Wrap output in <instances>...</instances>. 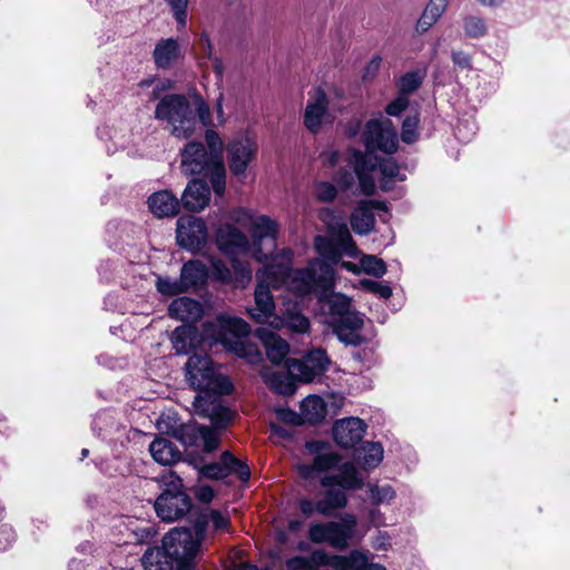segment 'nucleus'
<instances>
[{"instance_id": "obj_23", "label": "nucleus", "mask_w": 570, "mask_h": 570, "mask_svg": "<svg viewBox=\"0 0 570 570\" xmlns=\"http://www.w3.org/2000/svg\"><path fill=\"white\" fill-rule=\"evenodd\" d=\"M168 315L171 318L183 321L185 324L198 321L203 315L202 304L191 297L181 296L175 298L168 306Z\"/></svg>"}, {"instance_id": "obj_49", "label": "nucleus", "mask_w": 570, "mask_h": 570, "mask_svg": "<svg viewBox=\"0 0 570 570\" xmlns=\"http://www.w3.org/2000/svg\"><path fill=\"white\" fill-rule=\"evenodd\" d=\"M218 430H215L212 426L203 425L202 426V436L203 440V451L205 453L214 452L218 449L220 444V435Z\"/></svg>"}, {"instance_id": "obj_46", "label": "nucleus", "mask_w": 570, "mask_h": 570, "mask_svg": "<svg viewBox=\"0 0 570 570\" xmlns=\"http://www.w3.org/2000/svg\"><path fill=\"white\" fill-rule=\"evenodd\" d=\"M364 463L368 468H376L383 460V446L380 442H366L363 446Z\"/></svg>"}, {"instance_id": "obj_19", "label": "nucleus", "mask_w": 570, "mask_h": 570, "mask_svg": "<svg viewBox=\"0 0 570 570\" xmlns=\"http://www.w3.org/2000/svg\"><path fill=\"white\" fill-rule=\"evenodd\" d=\"M328 104L327 95L322 88L317 89L315 100L307 101L303 115V121L309 132H320L323 119L328 111Z\"/></svg>"}, {"instance_id": "obj_41", "label": "nucleus", "mask_w": 570, "mask_h": 570, "mask_svg": "<svg viewBox=\"0 0 570 570\" xmlns=\"http://www.w3.org/2000/svg\"><path fill=\"white\" fill-rule=\"evenodd\" d=\"M423 78L417 71H409L401 76L399 81V94L409 98L422 85Z\"/></svg>"}, {"instance_id": "obj_4", "label": "nucleus", "mask_w": 570, "mask_h": 570, "mask_svg": "<svg viewBox=\"0 0 570 570\" xmlns=\"http://www.w3.org/2000/svg\"><path fill=\"white\" fill-rule=\"evenodd\" d=\"M334 276V268L327 262L314 258L305 267L298 268L295 277L305 293L315 294L320 303L328 306L332 318L340 317L351 309V298L333 291Z\"/></svg>"}, {"instance_id": "obj_42", "label": "nucleus", "mask_w": 570, "mask_h": 570, "mask_svg": "<svg viewBox=\"0 0 570 570\" xmlns=\"http://www.w3.org/2000/svg\"><path fill=\"white\" fill-rule=\"evenodd\" d=\"M205 142L207 153L212 158L217 159L218 161H224L223 159V141L219 134L207 127L205 132Z\"/></svg>"}, {"instance_id": "obj_35", "label": "nucleus", "mask_w": 570, "mask_h": 570, "mask_svg": "<svg viewBox=\"0 0 570 570\" xmlns=\"http://www.w3.org/2000/svg\"><path fill=\"white\" fill-rule=\"evenodd\" d=\"M224 462L226 463V476L235 474L239 481L246 483L250 479L249 465L236 458L230 451H224Z\"/></svg>"}, {"instance_id": "obj_16", "label": "nucleus", "mask_w": 570, "mask_h": 570, "mask_svg": "<svg viewBox=\"0 0 570 570\" xmlns=\"http://www.w3.org/2000/svg\"><path fill=\"white\" fill-rule=\"evenodd\" d=\"M254 336L264 346L268 361L275 365H281L288 354L289 344L277 333L264 326L257 327L254 331Z\"/></svg>"}, {"instance_id": "obj_13", "label": "nucleus", "mask_w": 570, "mask_h": 570, "mask_svg": "<svg viewBox=\"0 0 570 570\" xmlns=\"http://www.w3.org/2000/svg\"><path fill=\"white\" fill-rule=\"evenodd\" d=\"M365 422L355 416L338 420L333 425V440L343 449H353L358 444L365 433Z\"/></svg>"}, {"instance_id": "obj_10", "label": "nucleus", "mask_w": 570, "mask_h": 570, "mask_svg": "<svg viewBox=\"0 0 570 570\" xmlns=\"http://www.w3.org/2000/svg\"><path fill=\"white\" fill-rule=\"evenodd\" d=\"M207 226L203 218L181 216L177 220L176 243L190 253H199L207 243Z\"/></svg>"}, {"instance_id": "obj_37", "label": "nucleus", "mask_w": 570, "mask_h": 570, "mask_svg": "<svg viewBox=\"0 0 570 570\" xmlns=\"http://www.w3.org/2000/svg\"><path fill=\"white\" fill-rule=\"evenodd\" d=\"M367 566V557L360 550H352L347 556L337 554V570H365Z\"/></svg>"}, {"instance_id": "obj_36", "label": "nucleus", "mask_w": 570, "mask_h": 570, "mask_svg": "<svg viewBox=\"0 0 570 570\" xmlns=\"http://www.w3.org/2000/svg\"><path fill=\"white\" fill-rule=\"evenodd\" d=\"M311 570H337V554L324 549H315L307 556Z\"/></svg>"}, {"instance_id": "obj_27", "label": "nucleus", "mask_w": 570, "mask_h": 570, "mask_svg": "<svg viewBox=\"0 0 570 570\" xmlns=\"http://www.w3.org/2000/svg\"><path fill=\"white\" fill-rule=\"evenodd\" d=\"M350 224L357 235H368L374 230L376 219L373 212L361 203L350 216Z\"/></svg>"}, {"instance_id": "obj_22", "label": "nucleus", "mask_w": 570, "mask_h": 570, "mask_svg": "<svg viewBox=\"0 0 570 570\" xmlns=\"http://www.w3.org/2000/svg\"><path fill=\"white\" fill-rule=\"evenodd\" d=\"M150 212L159 218L174 217L180 212V200L173 191L164 189L153 193L147 200Z\"/></svg>"}, {"instance_id": "obj_58", "label": "nucleus", "mask_w": 570, "mask_h": 570, "mask_svg": "<svg viewBox=\"0 0 570 570\" xmlns=\"http://www.w3.org/2000/svg\"><path fill=\"white\" fill-rule=\"evenodd\" d=\"M328 538V522L312 524L308 529V539L311 542L320 544L327 543Z\"/></svg>"}, {"instance_id": "obj_64", "label": "nucleus", "mask_w": 570, "mask_h": 570, "mask_svg": "<svg viewBox=\"0 0 570 570\" xmlns=\"http://www.w3.org/2000/svg\"><path fill=\"white\" fill-rule=\"evenodd\" d=\"M286 570H311L307 556H294L285 561Z\"/></svg>"}, {"instance_id": "obj_14", "label": "nucleus", "mask_w": 570, "mask_h": 570, "mask_svg": "<svg viewBox=\"0 0 570 570\" xmlns=\"http://www.w3.org/2000/svg\"><path fill=\"white\" fill-rule=\"evenodd\" d=\"M208 181L202 178H191L179 199L181 207L191 213L203 210L210 200Z\"/></svg>"}, {"instance_id": "obj_50", "label": "nucleus", "mask_w": 570, "mask_h": 570, "mask_svg": "<svg viewBox=\"0 0 570 570\" xmlns=\"http://www.w3.org/2000/svg\"><path fill=\"white\" fill-rule=\"evenodd\" d=\"M156 287L160 294L166 296H176L185 293L183 286L179 284V278L173 279L168 276L158 277Z\"/></svg>"}, {"instance_id": "obj_56", "label": "nucleus", "mask_w": 570, "mask_h": 570, "mask_svg": "<svg viewBox=\"0 0 570 570\" xmlns=\"http://www.w3.org/2000/svg\"><path fill=\"white\" fill-rule=\"evenodd\" d=\"M379 170L385 178H396L400 174V166L393 158H377Z\"/></svg>"}, {"instance_id": "obj_59", "label": "nucleus", "mask_w": 570, "mask_h": 570, "mask_svg": "<svg viewBox=\"0 0 570 570\" xmlns=\"http://www.w3.org/2000/svg\"><path fill=\"white\" fill-rule=\"evenodd\" d=\"M229 351H233L237 356L242 358H249L259 354L257 347L254 344H248L242 341H236L230 344Z\"/></svg>"}, {"instance_id": "obj_32", "label": "nucleus", "mask_w": 570, "mask_h": 570, "mask_svg": "<svg viewBox=\"0 0 570 570\" xmlns=\"http://www.w3.org/2000/svg\"><path fill=\"white\" fill-rule=\"evenodd\" d=\"M341 490L354 491L364 487V481L353 462L347 461L340 465Z\"/></svg>"}, {"instance_id": "obj_29", "label": "nucleus", "mask_w": 570, "mask_h": 570, "mask_svg": "<svg viewBox=\"0 0 570 570\" xmlns=\"http://www.w3.org/2000/svg\"><path fill=\"white\" fill-rule=\"evenodd\" d=\"M328 324L333 333L338 335L347 331L361 330L364 325V321L358 312L350 309L346 314L332 318Z\"/></svg>"}, {"instance_id": "obj_5", "label": "nucleus", "mask_w": 570, "mask_h": 570, "mask_svg": "<svg viewBox=\"0 0 570 570\" xmlns=\"http://www.w3.org/2000/svg\"><path fill=\"white\" fill-rule=\"evenodd\" d=\"M180 168L186 176L209 180L216 196L222 197L226 190V168L208 155L205 144L189 141L180 151Z\"/></svg>"}, {"instance_id": "obj_3", "label": "nucleus", "mask_w": 570, "mask_h": 570, "mask_svg": "<svg viewBox=\"0 0 570 570\" xmlns=\"http://www.w3.org/2000/svg\"><path fill=\"white\" fill-rule=\"evenodd\" d=\"M163 544L147 550L142 557L149 570H197L202 542L193 540L189 528H175L163 538Z\"/></svg>"}, {"instance_id": "obj_17", "label": "nucleus", "mask_w": 570, "mask_h": 570, "mask_svg": "<svg viewBox=\"0 0 570 570\" xmlns=\"http://www.w3.org/2000/svg\"><path fill=\"white\" fill-rule=\"evenodd\" d=\"M170 341L176 354L191 355L197 353L196 350L202 344L203 336L196 325L187 323L174 330Z\"/></svg>"}, {"instance_id": "obj_63", "label": "nucleus", "mask_w": 570, "mask_h": 570, "mask_svg": "<svg viewBox=\"0 0 570 570\" xmlns=\"http://www.w3.org/2000/svg\"><path fill=\"white\" fill-rule=\"evenodd\" d=\"M213 276L215 279L220 281L224 284H229L233 281L230 269L222 262L213 265Z\"/></svg>"}, {"instance_id": "obj_60", "label": "nucleus", "mask_w": 570, "mask_h": 570, "mask_svg": "<svg viewBox=\"0 0 570 570\" xmlns=\"http://www.w3.org/2000/svg\"><path fill=\"white\" fill-rule=\"evenodd\" d=\"M171 7L174 17L178 24L185 26L187 20V6L189 0H166Z\"/></svg>"}, {"instance_id": "obj_47", "label": "nucleus", "mask_w": 570, "mask_h": 570, "mask_svg": "<svg viewBox=\"0 0 570 570\" xmlns=\"http://www.w3.org/2000/svg\"><path fill=\"white\" fill-rule=\"evenodd\" d=\"M360 286L363 291L377 295L381 298L387 299L392 296L393 289L389 284H383L374 279L363 278L360 281Z\"/></svg>"}, {"instance_id": "obj_55", "label": "nucleus", "mask_w": 570, "mask_h": 570, "mask_svg": "<svg viewBox=\"0 0 570 570\" xmlns=\"http://www.w3.org/2000/svg\"><path fill=\"white\" fill-rule=\"evenodd\" d=\"M200 509L208 513L209 522L212 521L213 527L216 531H229V529L232 528L230 521L220 511L209 510L207 508L202 507Z\"/></svg>"}, {"instance_id": "obj_31", "label": "nucleus", "mask_w": 570, "mask_h": 570, "mask_svg": "<svg viewBox=\"0 0 570 570\" xmlns=\"http://www.w3.org/2000/svg\"><path fill=\"white\" fill-rule=\"evenodd\" d=\"M224 334H230L236 338H244L250 334V326L240 317L220 318V332L218 340L226 345V342L223 337Z\"/></svg>"}, {"instance_id": "obj_18", "label": "nucleus", "mask_w": 570, "mask_h": 570, "mask_svg": "<svg viewBox=\"0 0 570 570\" xmlns=\"http://www.w3.org/2000/svg\"><path fill=\"white\" fill-rule=\"evenodd\" d=\"M255 307L248 309L249 317L258 324H265L268 320L275 316V302L271 293L269 285L259 281L256 284L255 293Z\"/></svg>"}, {"instance_id": "obj_30", "label": "nucleus", "mask_w": 570, "mask_h": 570, "mask_svg": "<svg viewBox=\"0 0 570 570\" xmlns=\"http://www.w3.org/2000/svg\"><path fill=\"white\" fill-rule=\"evenodd\" d=\"M420 110L419 107L412 108L402 121L401 140L406 145L416 142L420 138Z\"/></svg>"}, {"instance_id": "obj_24", "label": "nucleus", "mask_w": 570, "mask_h": 570, "mask_svg": "<svg viewBox=\"0 0 570 570\" xmlns=\"http://www.w3.org/2000/svg\"><path fill=\"white\" fill-rule=\"evenodd\" d=\"M343 456L337 452L315 455L312 464L302 463L297 465V473L304 480H312L316 472H326L340 468Z\"/></svg>"}, {"instance_id": "obj_7", "label": "nucleus", "mask_w": 570, "mask_h": 570, "mask_svg": "<svg viewBox=\"0 0 570 570\" xmlns=\"http://www.w3.org/2000/svg\"><path fill=\"white\" fill-rule=\"evenodd\" d=\"M279 225L267 215H259L252 224L253 257L264 266H272L277 258Z\"/></svg>"}, {"instance_id": "obj_62", "label": "nucleus", "mask_w": 570, "mask_h": 570, "mask_svg": "<svg viewBox=\"0 0 570 570\" xmlns=\"http://www.w3.org/2000/svg\"><path fill=\"white\" fill-rule=\"evenodd\" d=\"M451 59H452L454 67L460 68L461 70H472L473 69L472 56L469 53H465L462 50H453L451 52Z\"/></svg>"}, {"instance_id": "obj_26", "label": "nucleus", "mask_w": 570, "mask_h": 570, "mask_svg": "<svg viewBox=\"0 0 570 570\" xmlns=\"http://www.w3.org/2000/svg\"><path fill=\"white\" fill-rule=\"evenodd\" d=\"M348 497L341 489H326L323 498L317 501V512L324 517H333L336 510L347 507Z\"/></svg>"}, {"instance_id": "obj_44", "label": "nucleus", "mask_w": 570, "mask_h": 570, "mask_svg": "<svg viewBox=\"0 0 570 570\" xmlns=\"http://www.w3.org/2000/svg\"><path fill=\"white\" fill-rule=\"evenodd\" d=\"M463 29L469 38L476 39L485 36L488 28L482 18L469 16L463 20Z\"/></svg>"}, {"instance_id": "obj_57", "label": "nucleus", "mask_w": 570, "mask_h": 570, "mask_svg": "<svg viewBox=\"0 0 570 570\" xmlns=\"http://www.w3.org/2000/svg\"><path fill=\"white\" fill-rule=\"evenodd\" d=\"M333 181L341 190L347 191L353 187L355 179L350 170L340 168L333 176Z\"/></svg>"}, {"instance_id": "obj_15", "label": "nucleus", "mask_w": 570, "mask_h": 570, "mask_svg": "<svg viewBox=\"0 0 570 570\" xmlns=\"http://www.w3.org/2000/svg\"><path fill=\"white\" fill-rule=\"evenodd\" d=\"M357 527V519L352 513H345L341 521H328L327 543L340 551L348 547V541L354 538Z\"/></svg>"}, {"instance_id": "obj_39", "label": "nucleus", "mask_w": 570, "mask_h": 570, "mask_svg": "<svg viewBox=\"0 0 570 570\" xmlns=\"http://www.w3.org/2000/svg\"><path fill=\"white\" fill-rule=\"evenodd\" d=\"M281 325L287 327L293 333L304 334L308 332L311 322L303 313L288 311L281 320Z\"/></svg>"}, {"instance_id": "obj_28", "label": "nucleus", "mask_w": 570, "mask_h": 570, "mask_svg": "<svg viewBox=\"0 0 570 570\" xmlns=\"http://www.w3.org/2000/svg\"><path fill=\"white\" fill-rule=\"evenodd\" d=\"M304 420L311 424L321 423L327 414V405L318 395H308L301 404Z\"/></svg>"}, {"instance_id": "obj_38", "label": "nucleus", "mask_w": 570, "mask_h": 570, "mask_svg": "<svg viewBox=\"0 0 570 570\" xmlns=\"http://www.w3.org/2000/svg\"><path fill=\"white\" fill-rule=\"evenodd\" d=\"M202 424H181L174 432V436L186 446L197 445L202 436Z\"/></svg>"}, {"instance_id": "obj_43", "label": "nucleus", "mask_w": 570, "mask_h": 570, "mask_svg": "<svg viewBox=\"0 0 570 570\" xmlns=\"http://www.w3.org/2000/svg\"><path fill=\"white\" fill-rule=\"evenodd\" d=\"M350 161L353 165L354 173L356 176L363 175L365 173L371 174L376 167V164H374L372 159L360 149L353 150Z\"/></svg>"}, {"instance_id": "obj_54", "label": "nucleus", "mask_w": 570, "mask_h": 570, "mask_svg": "<svg viewBox=\"0 0 570 570\" xmlns=\"http://www.w3.org/2000/svg\"><path fill=\"white\" fill-rule=\"evenodd\" d=\"M395 498V491L392 487L385 485V487H377L374 485L371 488V499L372 503L375 505L381 504L384 501L390 502Z\"/></svg>"}, {"instance_id": "obj_53", "label": "nucleus", "mask_w": 570, "mask_h": 570, "mask_svg": "<svg viewBox=\"0 0 570 570\" xmlns=\"http://www.w3.org/2000/svg\"><path fill=\"white\" fill-rule=\"evenodd\" d=\"M409 98L399 94L395 99L385 106L384 111L391 117H399L409 108Z\"/></svg>"}, {"instance_id": "obj_45", "label": "nucleus", "mask_w": 570, "mask_h": 570, "mask_svg": "<svg viewBox=\"0 0 570 570\" xmlns=\"http://www.w3.org/2000/svg\"><path fill=\"white\" fill-rule=\"evenodd\" d=\"M226 463L224 462V451L220 454L219 462L206 463V465L202 466V473L199 476L213 480L220 481L226 476Z\"/></svg>"}, {"instance_id": "obj_40", "label": "nucleus", "mask_w": 570, "mask_h": 570, "mask_svg": "<svg viewBox=\"0 0 570 570\" xmlns=\"http://www.w3.org/2000/svg\"><path fill=\"white\" fill-rule=\"evenodd\" d=\"M360 263L365 274L376 278H381L387 271L385 262L375 255H363Z\"/></svg>"}, {"instance_id": "obj_11", "label": "nucleus", "mask_w": 570, "mask_h": 570, "mask_svg": "<svg viewBox=\"0 0 570 570\" xmlns=\"http://www.w3.org/2000/svg\"><path fill=\"white\" fill-rule=\"evenodd\" d=\"M257 153L258 144L255 137L242 135L233 138L227 145V163L230 173L236 177L245 175Z\"/></svg>"}, {"instance_id": "obj_33", "label": "nucleus", "mask_w": 570, "mask_h": 570, "mask_svg": "<svg viewBox=\"0 0 570 570\" xmlns=\"http://www.w3.org/2000/svg\"><path fill=\"white\" fill-rule=\"evenodd\" d=\"M292 373H273L268 381L269 387L279 395H293L296 391L297 375L294 376Z\"/></svg>"}, {"instance_id": "obj_1", "label": "nucleus", "mask_w": 570, "mask_h": 570, "mask_svg": "<svg viewBox=\"0 0 570 570\" xmlns=\"http://www.w3.org/2000/svg\"><path fill=\"white\" fill-rule=\"evenodd\" d=\"M159 482L161 492L154 502L156 515L167 523L186 518L193 525V540L202 542L209 524L208 513L194 503L184 480L174 471L163 474Z\"/></svg>"}, {"instance_id": "obj_34", "label": "nucleus", "mask_w": 570, "mask_h": 570, "mask_svg": "<svg viewBox=\"0 0 570 570\" xmlns=\"http://www.w3.org/2000/svg\"><path fill=\"white\" fill-rule=\"evenodd\" d=\"M237 416V412L229 406L217 403L212 407L209 415L212 428L218 431L226 430Z\"/></svg>"}, {"instance_id": "obj_52", "label": "nucleus", "mask_w": 570, "mask_h": 570, "mask_svg": "<svg viewBox=\"0 0 570 570\" xmlns=\"http://www.w3.org/2000/svg\"><path fill=\"white\" fill-rule=\"evenodd\" d=\"M315 197L322 203H332L337 197V188L328 181H320L316 184Z\"/></svg>"}, {"instance_id": "obj_12", "label": "nucleus", "mask_w": 570, "mask_h": 570, "mask_svg": "<svg viewBox=\"0 0 570 570\" xmlns=\"http://www.w3.org/2000/svg\"><path fill=\"white\" fill-rule=\"evenodd\" d=\"M216 246L222 254L232 258L239 254H247L250 244L247 236L234 224H220L215 235Z\"/></svg>"}, {"instance_id": "obj_48", "label": "nucleus", "mask_w": 570, "mask_h": 570, "mask_svg": "<svg viewBox=\"0 0 570 570\" xmlns=\"http://www.w3.org/2000/svg\"><path fill=\"white\" fill-rule=\"evenodd\" d=\"M219 395H216L212 392H208V393H202L199 392L196 396H195V401L193 403L196 412L203 416V417H207L212 411V407L215 404V400L216 397H218Z\"/></svg>"}, {"instance_id": "obj_8", "label": "nucleus", "mask_w": 570, "mask_h": 570, "mask_svg": "<svg viewBox=\"0 0 570 570\" xmlns=\"http://www.w3.org/2000/svg\"><path fill=\"white\" fill-rule=\"evenodd\" d=\"M362 142L367 154L381 151L393 155L399 149V138L391 119H368L362 132Z\"/></svg>"}, {"instance_id": "obj_21", "label": "nucleus", "mask_w": 570, "mask_h": 570, "mask_svg": "<svg viewBox=\"0 0 570 570\" xmlns=\"http://www.w3.org/2000/svg\"><path fill=\"white\" fill-rule=\"evenodd\" d=\"M207 281L208 268L202 261L190 259L183 265L180 269L179 284L183 286L185 293L190 289H202L206 286Z\"/></svg>"}, {"instance_id": "obj_61", "label": "nucleus", "mask_w": 570, "mask_h": 570, "mask_svg": "<svg viewBox=\"0 0 570 570\" xmlns=\"http://www.w3.org/2000/svg\"><path fill=\"white\" fill-rule=\"evenodd\" d=\"M277 417L285 424H289L293 426H299L303 424L304 419L303 415L298 414L294 410L286 407V409H279L277 411Z\"/></svg>"}, {"instance_id": "obj_25", "label": "nucleus", "mask_w": 570, "mask_h": 570, "mask_svg": "<svg viewBox=\"0 0 570 570\" xmlns=\"http://www.w3.org/2000/svg\"><path fill=\"white\" fill-rule=\"evenodd\" d=\"M149 452L163 465H173L183 459L177 445L166 438H156L149 445Z\"/></svg>"}, {"instance_id": "obj_6", "label": "nucleus", "mask_w": 570, "mask_h": 570, "mask_svg": "<svg viewBox=\"0 0 570 570\" xmlns=\"http://www.w3.org/2000/svg\"><path fill=\"white\" fill-rule=\"evenodd\" d=\"M185 375L193 390L216 395H230L235 391L230 377L219 372V365L207 353L189 355Z\"/></svg>"}, {"instance_id": "obj_9", "label": "nucleus", "mask_w": 570, "mask_h": 570, "mask_svg": "<svg viewBox=\"0 0 570 570\" xmlns=\"http://www.w3.org/2000/svg\"><path fill=\"white\" fill-rule=\"evenodd\" d=\"M331 364L326 351L322 347L308 351L302 358L286 360L288 371L296 372L297 381L311 383L325 374Z\"/></svg>"}, {"instance_id": "obj_20", "label": "nucleus", "mask_w": 570, "mask_h": 570, "mask_svg": "<svg viewBox=\"0 0 570 570\" xmlns=\"http://www.w3.org/2000/svg\"><path fill=\"white\" fill-rule=\"evenodd\" d=\"M184 57L176 38L160 39L153 51V59L157 69L168 70Z\"/></svg>"}, {"instance_id": "obj_51", "label": "nucleus", "mask_w": 570, "mask_h": 570, "mask_svg": "<svg viewBox=\"0 0 570 570\" xmlns=\"http://www.w3.org/2000/svg\"><path fill=\"white\" fill-rule=\"evenodd\" d=\"M230 259L235 273V282L240 286H245L252 279V268L249 264L247 262H243L234 257H232Z\"/></svg>"}, {"instance_id": "obj_2", "label": "nucleus", "mask_w": 570, "mask_h": 570, "mask_svg": "<svg viewBox=\"0 0 570 570\" xmlns=\"http://www.w3.org/2000/svg\"><path fill=\"white\" fill-rule=\"evenodd\" d=\"M155 118L169 124L170 134L178 139L190 138L197 120L204 127L213 125L209 105L199 94L194 95L193 102L184 94L165 95L156 105Z\"/></svg>"}]
</instances>
